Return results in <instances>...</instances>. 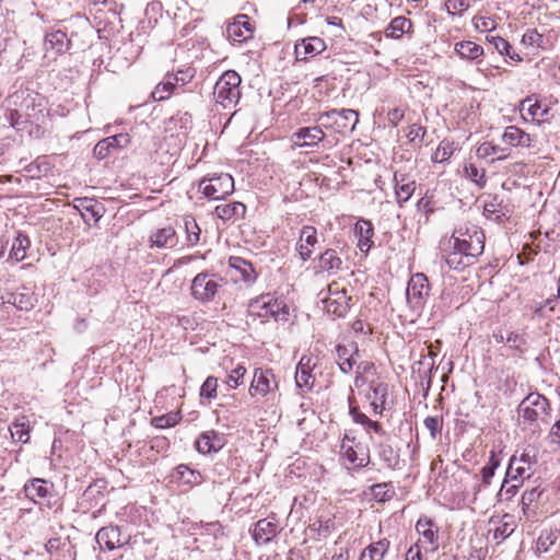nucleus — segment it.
<instances>
[{"label": "nucleus", "mask_w": 560, "mask_h": 560, "mask_svg": "<svg viewBox=\"0 0 560 560\" xmlns=\"http://www.w3.org/2000/svg\"><path fill=\"white\" fill-rule=\"evenodd\" d=\"M248 313L252 317L259 318L261 323L271 318L277 323H287L290 319V306L285 300L272 294H262L252 300Z\"/></svg>", "instance_id": "nucleus-1"}, {"label": "nucleus", "mask_w": 560, "mask_h": 560, "mask_svg": "<svg viewBox=\"0 0 560 560\" xmlns=\"http://www.w3.org/2000/svg\"><path fill=\"white\" fill-rule=\"evenodd\" d=\"M466 254L477 258L485 249V234L482 230L474 224H464L457 228L448 241Z\"/></svg>", "instance_id": "nucleus-2"}, {"label": "nucleus", "mask_w": 560, "mask_h": 560, "mask_svg": "<svg viewBox=\"0 0 560 560\" xmlns=\"http://www.w3.org/2000/svg\"><path fill=\"white\" fill-rule=\"evenodd\" d=\"M242 79L240 74L234 70L225 71L217 81L213 95L222 107L228 108L236 105L241 97V85Z\"/></svg>", "instance_id": "nucleus-3"}, {"label": "nucleus", "mask_w": 560, "mask_h": 560, "mask_svg": "<svg viewBox=\"0 0 560 560\" xmlns=\"http://www.w3.org/2000/svg\"><path fill=\"white\" fill-rule=\"evenodd\" d=\"M224 284L225 281L220 276L202 271L192 279L191 295L199 302L209 303L214 300Z\"/></svg>", "instance_id": "nucleus-4"}, {"label": "nucleus", "mask_w": 560, "mask_h": 560, "mask_svg": "<svg viewBox=\"0 0 560 560\" xmlns=\"http://www.w3.org/2000/svg\"><path fill=\"white\" fill-rule=\"evenodd\" d=\"M198 187L207 198L219 200L233 192L234 180L228 173L214 174L209 177H203Z\"/></svg>", "instance_id": "nucleus-5"}, {"label": "nucleus", "mask_w": 560, "mask_h": 560, "mask_svg": "<svg viewBox=\"0 0 560 560\" xmlns=\"http://www.w3.org/2000/svg\"><path fill=\"white\" fill-rule=\"evenodd\" d=\"M430 293L428 278L424 273L418 272L411 276L408 281L406 296L409 306L419 312L423 308Z\"/></svg>", "instance_id": "nucleus-6"}, {"label": "nucleus", "mask_w": 560, "mask_h": 560, "mask_svg": "<svg viewBox=\"0 0 560 560\" xmlns=\"http://www.w3.org/2000/svg\"><path fill=\"white\" fill-rule=\"evenodd\" d=\"M548 409L549 401L546 397L538 393H530L520 404L518 415L526 421L536 422L547 416Z\"/></svg>", "instance_id": "nucleus-7"}, {"label": "nucleus", "mask_w": 560, "mask_h": 560, "mask_svg": "<svg viewBox=\"0 0 560 560\" xmlns=\"http://www.w3.org/2000/svg\"><path fill=\"white\" fill-rule=\"evenodd\" d=\"M328 291L329 295L324 300L327 313L336 317H343L349 311L350 301L346 290H340L337 283H332L329 285Z\"/></svg>", "instance_id": "nucleus-8"}, {"label": "nucleus", "mask_w": 560, "mask_h": 560, "mask_svg": "<svg viewBox=\"0 0 560 560\" xmlns=\"http://www.w3.org/2000/svg\"><path fill=\"white\" fill-rule=\"evenodd\" d=\"M278 387L275 374L271 370L255 369L254 376L249 386L252 396H266Z\"/></svg>", "instance_id": "nucleus-9"}, {"label": "nucleus", "mask_w": 560, "mask_h": 560, "mask_svg": "<svg viewBox=\"0 0 560 560\" xmlns=\"http://www.w3.org/2000/svg\"><path fill=\"white\" fill-rule=\"evenodd\" d=\"M416 530L420 538L417 544L421 546L425 551H435L439 547V535L435 524L427 518H419L416 524Z\"/></svg>", "instance_id": "nucleus-10"}, {"label": "nucleus", "mask_w": 560, "mask_h": 560, "mask_svg": "<svg viewBox=\"0 0 560 560\" xmlns=\"http://www.w3.org/2000/svg\"><path fill=\"white\" fill-rule=\"evenodd\" d=\"M254 28L245 14L237 15L234 22L226 26V37L235 43H243L253 36Z\"/></svg>", "instance_id": "nucleus-11"}, {"label": "nucleus", "mask_w": 560, "mask_h": 560, "mask_svg": "<svg viewBox=\"0 0 560 560\" xmlns=\"http://www.w3.org/2000/svg\"><path fill=\"white\" fill-rule=\"evenodd\" d=\"M337 353V363L340 371L343 374H349L352 372L354 365L357 364V357H359V348L355 342H350L348 345H338L336 347Z\"/></svg>", "instance_id": "nucleus-12"}, {"label": "nucleus", "mask_w": 560, "mask_h": 560, "mask_svg": "<svg viewBox=\"0 0 560 560\" xmlns=\"http://www.w3.org/2000/svg\"><path fill=\"white\" fill-rule=\"evenodd\" d=\"M317 243V230L311 225L303 226L300 231V238L296 245V250L302 261H306L311 258Z\"/></svg>", "instance_id": "nucleus-13"}, {"label": "nucleus", "mask_w": 560, "mask_h": 560, "mask_svg": "<svg viewBox=\"0 0 560 560\" xmlns=\"http://www.w3.org/2000/svg\"><path fill=\"white\" fill-rule=\"evenodd\" d=\"M326 49V43L324 39L317 36H310L301 39L295 44L294 51L296 58L305 60L308 57H314Z\"/></svg>", "instance_id": "nucleus-14"}, {"label": "nucleus", "mask_w": 560, "mask_h": 560, "mask_svg": "<svg viewBox=\"0 0 560 560\" xmlns=\"http://www.w3.org/2000/svg\"><path fill=\"white\" fill-rule=\"evenodd\" d=\"M95 540L101 548L105 547L108 550H114L127 544V540L121 537L118 526L102 527L96 533Z\"/></svg>", "instance_id": "nucleus-15"}, {"label": "nucleus", "mask_w": 560, "mask_h": 560, "mask_svg": "<svg viewBox=\"0 0 560 560\" xmlns=\"http://www.w3.org/2000/svg\"><path fill=\"white\" fill-rule=\"evenodd\" d=\"M324 138L325 133L319 126L303 127L292 135V141L298 147H314Z\"/></svg>", "instance_id": "nucleus-16"}, {"label": "nucleus", "mask_w": 560, "mask_h": 560, "mask_svg": "<svg viewBox=\"0 0 560 560\" xmlns=\"http://www.w3.org/2000/svg\"><path fill=\"white\" fill-rule=\"evenodd\" d=\"M279 532L278 520L275 516H269L259 520L254 528L253 537L258 544H268Z\"/></svg>", "instance_id": "nucleus-17"}, {"label": "nucleus", "mask_w": 560, "mask_h": 560, "mask_svg": "<svg viewBox=\"0 0 560 560\" xmlns=\"http://www.w3.org/2000/svg\"><path fill=\"white\" fill-rule=\"evenodd\" d=\"M150 248H172L177 244L176 231L173 226H165L152 232L149 236Z\"/></svg>", "instance_id": "nucleus-18"}, {"label": "nucleus", "mask_w": 560, "mask_h": 560, "mask_svg": "<svg viewBox=\"0 0 560 560\" xmlns=\"http://www.w3.org/2000/svg\"><path fill=\"white\" fill-rule=\"evenodd\" d=\"M52 483L49 485L46 480L38 478L31 480L24 486L25 495L35 503H39L40 500L52 495Z\"/></svg>", "instance_id": "nucleus-19"}, {"label": "nucleus", "mask_w": 560, "mask_h": 560, "mask_svg": "<svg viewBox=\"0 0 560 560\" xmlns=\"http://www.w3.org/2000/svg\"><path fill=\"white\" fill-rule=\"evenodd\" d=\"M70 39L67 34L62 31H54L45 36V50L46 52H52L54 55H60L66 52L70 47Z\"/></svg>", "instance_id": "nucleus-20"}, {"label": "nucleus", "mask_w": 560, "mask_h": 560, "mask_svg": "<svg viewBox=\"0 0 560 560\" xmlns=\"http://www.w3.org/2000/svg\"><path fill=\"white\" fill-rule=\"evenodd\" d=\"M395 194L397 202L401 206L407 202L416 190V182L405 174L395 173Z\"/></svg>", "instance_id": "nucleus-21"}, {"label": "nucleus", "mask_w": 560, "mask_h": 560, "mask_svg": "<svg viewBox=\"0 0 560 560\" xmlns=\"http://www.w3.org/2000/svg\"><path fill=\"white\" fill-rule=\"evenodd\" d=\"M476 258L466 254L464 250H459V247L454 244L450 245L447 254L445 256L446 265L454 270H463L466 267L472 265Z\"/></svg>", "instance_id": "nucleus-22"}, {"label": "nucleus", "mask_w": 560, "mask_h": 560, "mask_svg": "<svg viewBox=\"0 0 560 560\" xmlns=\"http://www.w3.org/2000/svg\"><path fill=\"white\" fill-rule=\"evenodd\" d=\"M479 159L489 160L490 162L505 160L510 156V150L506 147L493 144L492 142H482L476 150Z\"/></svg>", "instance_id": "nucleus-23"}, {"label": "nucleus", "mask_w": 560, "mask_h": 560, "mask_svg": "<svg viewBox=\"0 0 560 560\" xmlns=\"http://www.w3.org/2000/svg\"><path fill=\"white\" fill-rule=\"evenodd\" d=\"M503 143L508 147H523L528 148L532 142L530 135L523 131L516 126H508L501 137Z\"/></svg>", "instance_id": "nucleus-24"}, {"label": "nucleus", "mask_w": 560, "mask_h": 560, "mask_svg": "<svg viewBox=\"0 0 560 560\" xmlns=\"http://www.w3.org/2000/svg\"><path fill=\"white\" fill-rule=\"evenodd\" d=\"M173 480L185 486H198L203 482L202 475L187 465H178L172 475Z\"/></svg>", "instance_id": "nucleus-25"}, {"label": "nucleus", "mask_w": 560, "mask_h": 560, "mask_svg": "<svg viewBox=\"0 0 560 560\" xmlns=\"http://www.w3.org/2000/svg\"><path fill=\"white\" fill-rule=\"evenodd\" d=\"M354 438H350L349 435L345 436L341 444L343 457L348 459L351 464L358 463V467H364L370 463L369 453L361 452V454H359L358 451L354 448Z\"/></svg>", "instance_id": "nucleus-26"}, {"label": "nucleus", "mask_w": 560, "mask_h": 560, "mask_svg": "<svg viewBox=\"0 0 560 560\" xmlns=\"http://www.w3.org/2000/svg\"><path fill=\"white\" fill-rule=\"evenodd\" d=\"M359 122V113L354 109H337L335 116V131L346 132L347 130L352 131L355 125Z\"/></svg>", "instance_id": "nucleus-27"}, {"label": "nucleus", "mask_w": 560, "mask_h": 560, "mask_svg": "<svg viewBox=\"0 0 560 560\" xmlns=\"http://www.w3.org/2000/svg\"><path fill=\"white\" fill-rule=\"evenodd\" d=\"M223 442L221 436L214 431L202 433L196 441V448L201 454L218 452L222 448Z\"/></svg>", "instance_id": "nucleus-28"}, {"label": "nucleus", "mask_w": 560, "mask_h": 560, "mask_svg": "<svg viewBox=\"0 0 560 560\" xmlns=\"http://www.w3.org/2000/svg\"><path fill=\"white\" fill-rule=\"evenodd\" d=\"M354 234L358 237V246L361 252L368 253L373 245V226L368 220H359L354 226Z\"/></svg>", "instance_id": "nucleus-29"}, {"label": "nucleus", "mask_w": 560, "mask_h": 560, "mask_svg": "<svg viewBox=\"0 0 560 560\" xmlns=\"http://www.w3.org/2000/svg\"><path fill=\"white\" fill-rule=\"evenodd\" d=\"M231 269L240 273V279L246 283H252L256 280V271L253 265L243 259L242 257L231 256L229 259Z\"/></svg>", "instance_id": "nucleus-30"}, {"label": "nucleus", "mask_w": 560, "mask_h": 560, "mask_svg": "<svg viewBox=\"0 0 560 560\" xmlns=\"http://www.w3.org/2000/svg\"><path fill=\"white\" fill-rule=\"evenodd\" d=\"M178 86L177 75L174 73H167L163 81L160 82L152 91L151 95L154 101H165L170 98L174 90Z\"/></svg>", "instance_id": "nucleus-31"}, {"label": "nucleus", "mask_w": 560, "mask_h": 560, "mask_svg": "<svg viewBox=\"0 0 560 560\" xmlns=\"http://www.w3.org/2000/svg\"><path fill=\"white\" fill-rule=\"evenodd\" d=\"M342 265L341 258L338 256L335 249H326L320 254L318 258L317 270L327 271L329 273H336Z\"/></svg>", "instance_id": "nucleus-32"}, {"label": "nucleus", "mask_w": 560, "mask_h": 560, "mask_svg": "<svg viewBox=\"0 0 560 560\" xmlns=\"http://www.w3.org/2000/svg\"><path fill=\"white\" fill-rule=\"evenodd\" d=\"M245 212L246 207L242 202L219 205L214 209L215 215L223 221L243 218Z\"/></svg>", "instance_id": "nucleus-33"}, {"label": "nucleus", "mask_w": 560, "mask_h": 560, "mask_svg": "<svg viewBox=\"0 0 560 560\" xmlns=\"http://www.w3.org/2000/svg\"><path fill=\"white\" fill-rule=\"evenodd\" d=\"M9 430L14 441L21 442L23 444L30 441L31 427L27 417H18L10 425Z\"/></svg>", "instance_id": "nucleus-34"}, {"label": "nucleus", "mask_w": 560, "mask_h": 560, "mask_svg": "<svg viewBox=\"0 0 560 560\" xmlns=\"http://www.w3.org/2000/svg\"><path fill=\"white\" fill-rule=\"evenodd\" d=\"M412 22L405 16H397L393 19L389 25L385 30V36L387 38L399 39L404 34L410 32Z\"/></svg>", "instance_id": "nucleus-35"}, {"label": "nucleus", "mask_w": 560, "mask_h": 560, "mask_svg": "<svg viewBox=\"0 0 560 560\" xmlns=\"http://www.w3.org/2000/svg\"><path fill=\"white\" fill-rule=\"evenodd\" d=\"M455 51L458 56L466 60H477L483 55V48L471 42V40H463L455 44Z\"/></svg>", "instance_id": "nucleus-36"}, {"label": "nucleus", "mask_w": 560, "mask_h": 560, "mask_svg": "<svg viewBox=\"0 0 560 560\" xmlns=\"http://www.w3.org/2000/svg\"><path fill=\"white\" fill-rule=\"evenodd\" d=\"M532 474L533 469L528 465L510 462L505 474V483H511V481L524 482L530 478Z\"/></svg>", "instance_id": "nucleus-37"}, {"label": "nucleus", "mask_w": 560, "mask_h": 560, "mask_svg": "<svg viewBox=\"0 0 560 560\" xmlns=\"http://www.w3.org/2000/svg\"><path fill=\"white\" fill-rule=\"evenodd\" d=\"M388 547L389 542L386 539L371 544L361 552L359 560H385Z\"/></svg>", "instance_id": "nucleus-38"}, {"label": "nucleus", "mask_w": 560, "mask_h": 560, "mask_svg": "<svg viewBox=\"0 0 560 560\" xmlns=\"http://www.w3.org/2000/svg\"><path fill=\"white\" fill-rule=\"evenodd\" d=\"M4 303L12 304L21 311H28L34 307L35 299L31 293L12 292L4 298Z\"/></svg>", "instance_id": "nucleus-39"}, {"label": "nucleus", "mask_w": 560, "mask_h": 560, "mask_svg": "<svg viewBox=\"0 0 560 560\" xmlns=\"http://www.w3.org/2000/svg\"><path fill=\"white\" fill-rule=\"evenodd\" d=\"M486 39L488 43L493 45V47L500 55H504V56L509 57L511 60L516 61V62L522 61L521 56L518 54L514 52L513 47L506 39H504L500 36H493V35H487Z\"/></svg>", "instance_id": "nucleus-40"}, {"label": "nucleus", "mask_w": 560, "mask_h": 560, "mask_svg": "<svg viewBox=\"0 0 560 560\" xmlns=\"http://www.w3.org/2000/svg\"><path fill=\"white\" fill-rule=\"evenodd\" d=\"M30 240L27 235L22 232H18L15 240L13 241L9 257L13 260L22 261L26 257V249L30 247Z\"/></svg>", "instance_id": "nucleus-41"}, {"label": "nucleus", "mask_w": 560, "mask_h": 560, "mask_svg": "<svg viewBox=\"0 0 560 560\" xmlns=\"http://www.w3.org/2000/svg\"><path fill=\"white\" fill-rule=\"evenodd\" d=\"M429 349V359H427L425 357H422L421 360H419L416 364L419 365L418 368V375H419V378L421 380V382H423V380H428V387H430V384H431V373L434 369V357L436 355V352L433 351V346L430 345L428 347Z\"/></svg>", "instance_id": "nucleus-42"}, {"label": "nucleus", "mask_w": 560, "mask_h": 560, "mask_svg": "<svg viewBox=\"0 0 560 560\" xmlns=\"http://www.w3.org/2000/svg\"><path fill=\"white\" fill-rule=\"evenodd\" d=\"M380 458L385 466L390 469H396L399 465V454L389 444L380 443L376 447Z\"/></svg>", "instance_id": "nucleus-43"}, {"label": "nucleus", "mask_w": 560, "mask_h": 560, "mask_svg": "<svg viewBox=\"0 0 560 560\" xmlns=\"http://www.w3.org/2000/svg\"><path fill=\"white\" fill-rule=\"evenodd\" d=\"M521 106H522L521 110L522 112L526 110L527 115L533 120H540L548 113V108L547 107H542V105L538 101H534L532 97H526L521 103Z\"/></svg>", "instance_id": "nucleus-44"}, {"label": "nucleus", "mask_w": 560, "mask_h": 560, "mask_svg": "<svg viewBox=\"0 0 560 560\" xmlns=\"http://www.w3.org/2000/svg\"><path fill=\"white\" fill-rule=\"evenodd\" d=\"M75 201L79 202V205H77L75 208L82 211V217L85 221H88V214H90L95 222L100 220V218L102 217L101 206L96 205L91 199H77Z\"/></svg>", "instance_id": "nucleus-45"}, {"label": "nucleus", "mask_w": 560, "mask_h": 560, "mask_svg": "<svg viewBox=\"0 0 560 560\" xmlns=\"http://www.w3.org/2000/svg\"><path fill=\"white\" fill-rule=\"evenodd\" d=\"M371 494L377 502H386L395 495V490L390 483H376L371 487Z\"/></svg>", "instance_id": "nucleus-46"}, {"label": "nucleus", "mask_w": 560, "mask_h": 560, "mask_svg": "<svg viewBox=\"0 0 560 560\" xmlns=\"http://www.w3.org/2000/svg\"><path fill=\"white\" fill-rule=\"evenodd\" d=\"M465 176L475 183L478 187L482 188L486 185V172L483 168H478L474 163H466L464 166Z\"/></svg>", "instance_id": "nucleus-47"}, {"label": "nucleus", "mask_w": 560, "mask_h": 560, "mask_svg": "<svg viewBox=\"0 0 560 560\" xmlns=\"http://www.w3.org/2000/svg\"><path fill=\"white\" fill-rule=\"evenodd\" d=\"M455 147L454 142L443 140L440 142L435 152L432 154V161L434 163H443L447 161L454 153Z\"/></svg>", "instance_id": "nucleus-48"}, {"label": "nucleus", "mask_w": 560, "mask_h": 560, "mask_svg": "<svg viewBox=\"0 0 560 560\" xmlns=\"http://www.w3.org/2000/svg\"><path fill=\"white\" fill-rule=\"evenodd\" d=\"M521 43L526 47L544 48L545 38L536 28H528L523 34Z\"/></svg>", "instance_id": "nucleus-49"}, {"label": "nucleus", "mask_w": 560, "mask_h": 560, "mask_svg": "<svg viewBox=\"0 0 560 560\" xmlns=\"http://www.w3.org/2000/svg\"><path fill=\"white\" fill-rule=\"evenodd\" d=\"M245 374L246 368L242 364H237L226 376L224 383L230 389H235L243 384Z\"/></svg>", "instance_id": "nucleus-50"}, {"label": "nucleus", "mask_w": 560, "mask_h": 560, "mask_svg": "<svg viewBox=\"0 0 560 560\" xmlns=\"http://www.w3.org/2000/svg\"><path fill=\"white\" fill-rule=\"evenodd\" d=\"M185 230L187 233V242L189 245L194 246L198 244L200 240V228L198 226L196 220L192 217H186L184 219Z\"/></svg>", "instance_id": "nucleus-51"}, {"label": "nucleus", "mask_w": 560, "mask_h": 560, "mask_svg": "<svg viewBox=\"0 0 560 560\" xmlns=\"http://www.w3.org/2000/svg\"><path fill=\"white\" fill-rule=\"evenodd\" d=\"M177 412H171L152 419V424L158 429H165L174 427L179 421Z\"/></svg>", "instance_id": "nucleus-52"}, {"label": "nucleus", "mask_w": 560, "mask_h": 560, "mask_svg": "<svg viewBox=\"0 0 560 560\" xmlns=\"http://www.w3.org/2000/svg\"><path fill=\"white\" fill-rule=\"evenodd\" d=\"M218 378L208 376L200 387V396L202 398L212 399L217 396Z\"/></svg>", "instance_id": "nucleus-53"}, {"label": "nucleus", "mask_w": 560, "mask_h": 560, "mask_svg": "<svg viewBox=\"0 0 560 560\" xmlns=\"http://www.w3.org/2000/svg\"><path fill=\"white\" fill-rule=\"evenodd\" d=\"M295 384L303 393L310 392L314 385V377L311 372H295Z\"/></svg>", "instance_id": "nucleus-54"}, {"label": "nucleus", "mask_w": 560, "mask_h": 560, "mask_svg": "<svg viewBox=\"0 0 560 560\" xmlns=\"http://www.w3.org/2000/svg\"><path fill=\"white\" fill-rule=\"evenodd\" d=\"M557 536L552 532H544L537 539L536 549L538 552H547L556 542Z\"/></svg>", "instance_id": "nucleus-55"}, {"label": "nucleus", "mask_w": 560, "mask_h": 560, "mask_svg": "<svg viewBox=\"0 0 560 560\" xmlns=\"http://www.w3.org/2000/svg\"><path fill=\"white\" fill-rule=\"evenodd\" d=\"M506 343L515 350L523 351L527 343L526 336L524 332L511 331L506 337Z\"/></svg>", "instance_id": "nucleus-56"}, {"label": "nucleus", "mask_w": 560, "mask_h": 560, "mask_svg": "<svg viewBox=\"0 0 560 560\" xmlns=\"http://www.w3.org/2000/svg\"><path fill=\"white\" fill-rule=\"evenodd\" d=\"M424 427L429 430L430 435L433 440L436 439V436L442 431L443 420L439 417H427L423 421Z\"/></svg>", "instance_id": "nucleus-57"}, {"label": "nucleus", "mask_w": 560, "mask_h": 560, "mask_svg": "<svg viewBox=\"0 0 560 560\" xmlns=\"http://www.w3.org/2000/svg\"><path fill=\"white\" fill-rule=\"evenodd\" d=\"M542 491L539 490L538 488H532L530 490H526L523 495H522V500H521V503H522V510L524 512V514H526V510L535 502L539 499V497L541 495Z\"/></svg>", "instance_id": "nucleus-58"}, {"label": "nucleus", "mask_w": 560, "mask_h": 560, "mask_svg": "<svg viewBox=\"0 0 560 560\" xmlns=\"http://www.w3.org/2000/svg\"><path fill=\"white\" fill-rule=\"evenodd\" d=\"M425 133H427V130H425L424 127H422L420 125H417V124H412L409 127V131L407 133V137H408V139H409V141L411 143L420 144V143H422Z\"/></svg>", "instance_id": "nucleus-59"}, {"label": "nucleus", "mask_w": 560, "mask_h": 560, "mask_svg": "<svg viewBox=\"0 0 560 560\" xmlns=\"http://www.w3.org/2000/svg\"><path fill=\"white\" fill-rule=\"evenodd\" d=\"M105 141L112 149H121L126 148L130 143V137L128 133H118L105 138Z\"/></svg>", "instance_id": "nucleus-60"}, {"label": "nucleus", "mask_w": 560, "mask_h": 560, "mask_svg": "<svg viewBox=\"0 0 560 560\" xmlns=\"http://www.w3.org/2000/svg\"><path fill=\"white\" fill-rule=\"evenodd\" d=\"M512 483H505V480L502 483L499 495L504 497L505 500L512 499L517 490L522 487L523 482L520 481H511Z\"/></svg>", "instance_id": "nucleus-61"}, {"label": "nucleus", "mask_w": 560, "mask_h": 560, "mask_svg": "<svg viewBox=\"0 0 560 560\" xmlns=\"http://www.w3.org/2000/svg\"><path fill=\"white\" fill-rule=\"evenodd\" d=\"M337 115V109H332L329 112L320 113L317 117V121L320 124L319 127L326 128V129H334L335 130V116Z\"/></svg>", "instance_id": "nucleus-62"}, {"label": "nucleus", "mask_w": 560, "mask_h": 560, "mask_svg": "<svg viewBox=\"0 0 560 560\" xmlns=\"http://www.w3.org/2000/svg\"><path fill=\"white\" fill-rule=\"evenodd\" d=\"M514 532V524L512 522L504 521L494 529V538L504 539L512 535Z\"/></svg>", "instance_id": "nucleus-63"}, {"label": "nucleus", "mask_w": 560, "mask_h": 560, "mask_svg": "<svg viewBox=\"0 0 560 560\" xmlns=\"http://www.w3.org/2000/svg\"><path fill=\"white\" fill-rule=\"evenodd\" d=\"M445 4L448 12L458 14L465 12L469 7L465 0H447Z\"/></svg>", "instance_id": "nucleus-64"}]
</instances>
